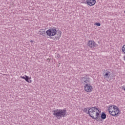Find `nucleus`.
<instances>
[{
  "label": "nucleus",
  "mask_w": 125,
  "mask_h": 125,
  "mask_svg": "<svg viewBox=\"0 0 125 125\" xmlns=\"http://www.w3.org/2000/svg\"><path fill=\"white\" fill-rule=\"evenodd\" d=\"M100 110L96 107H91L88 109V114L94 119V120H97L100 117Z\"/></svg>",
  "instance_id": "f257e3e1"
},
{
  "label": "nucleus",
  "mask_w": 125,
  "mask_h": 125,
  "mask_svg": "<svg viewBox=\"0 0 125 125\" xmlns=\"http://www.w3.org/2000/svg\"><path fill=\"white\" fill-rule=\"evenodd\" d=\"M53 115L55 116L58 120H60L62 118H64L67 116V110L65 109H57L53 111Z\"/></svg>",
  "instance_id": "f03ea898"
},
{
  "label": "nucleus",
  "mask_w": 125,
  "mask_h": 125,
  "mask_svg": "<svg viewBox=\"0 0 125 125\" xmlns=\"http://www.w3.org/2000/svg\"><path fill=\"white\" fill-rule=\"evenodd\" d=\"M109 113L113 117H118L120 114L119 108L115 105H110L108 107Z\"/></svg>",
  "instance_id": "7ed1b4c3"
},
{
  "label": "nucleus",
  "mask_w": 125,
  "mask_h": 125,
  "mask_svg": "<svg viewBox=\"0 0 125 125\" xmlns=\"http://www.w3.org/2000/svg\"><path fill=\"white\" fill-rule=\"evenodd\" d=\"M46 33L48 37H53L57 34V31L56 30V28L53 27L47 30Z\"/></svg>",
  "instance_id": "20e7f679"
},
{
  "label": "nucleus",
  "mask_w": 125,
  "mask_h": 125,
  "mask_svg": "<svg viewBox=\"0 0 125 125\" xmlns=\"http://www.w3.org/2000/svg\"><path fill=\"white\" fill-rule=\"evenodd\" d=\"M92 89H93V88L92 87V86L89 84H86L84 86V90L86 92H91L92 91Z\"/></svg>",
  "instance_id": "39448f33"
},
{
  "label": "nucleus",
  "mask_w": 125,
  "mask_h": 125,
  "mask_svg": "<svg viewBox=\"0 0 125 125\" xmlns=\"http://www.w3.org/2000/svg\"><path fill=\"white\" fill-rule=\"evenodd\" d=\"M82 82L85 85V84H89L90 83V79L87 77H83L82 78Z\"/></svg>",
  "instance_id": "423d86ee"
},
{
  "label": "nucleus",
  "mask_w": 125,
  "mask_h": 125,
  "mask_svg": "<svg viewBox=\"0 0 125 125\" xmlns=\"http://www.w3.org/2000/svg\"><path fill=\"white\" fill-rule=\"evenodd\" d=\"M88 45L90 47V48H93V47L97 46L96 43L94 41L91 40L88 42Z\"/></svg>",
  "instance_id": "0eeeda50"
},
{
  "label": "nucleus",
  "mask_w": 125,
  "mask_h": 125,
  "mask_svg": "<svg viewBox=\"0 0 125 125\" xmlns=\"http://www.w3.org/2000/svg\"><path fill=\"white\" fill-rule=\"evenodd\" d=\"M86 2L88 5L89 6H93L96 3V0H86Z\"/></svg>",
  "instance_id": "6e6552de"
},
{
  "label": "nucleus",
  "mask_w": 125,
  "mask_h": 125,
  "mask_svg": "<svg viewBox=\"0 0 125 125\" xmlns=\"http://www.w3.org/2000/svg\"><path fill=\"white\" fill-rule=\"evenodd\" d=\"M20 78L21 79H23V80H25V81H26V82H27V83H32V80H31V79H32V78L29 77H29H28L27 75H25L24 77L21 76Z\"/></svg>",
  "instance_id": "1a4fd4ad"
},
{
  "label": "nucleus",
  "mask_w": 125,
  "mask_h": 125,
  "mask_svg": "<svg viewBox=\"0 0 125 125\" xmlns=\"http://www.w3.org/2000/svg\"><path fill=\"white\" fill-rule=\"evenodd\" d=\"M107 71L105 72V74L104 75V77L105 79H108L110 78V76H111V72L109 71Z\"/></svg>",
  "instance_id": "9d476101"
},
{
  "label": "nucleus",
  "mask_w": 125,
  "mask_h": 125,
  "mask_svg": "<svg viewBox=\"0 0 125 125\" xmlns=\"http://www.w3.org/2000/svg\"><path fill=\"white\" fill-rule=\"evenodd\" d=\"M101 119H102L103 120H105V119H106V114H105V113L103 112L101 114Z\"/></svg>",
  "instance_id": "9b49d317"
},
{
  "label": "nucleus",
  "mask_w": 125,
  "mask_h": 125,
  "mask_svg": "<svg viewBox=\"0 0 125 125\" xmlns=\"http://www.w3.org/2000/svg\"><path fill=\"white\" fill-rule=\"evenodd\" d=\"M88 110H89V108H84L83 109V111H84L85 113H88Z\"/></svg>",
  "instance_id": "f8f14e48"
},
{
  "label": "nucleus",
  "mask_w": 125,
  "mask_h": 125,
  "mask_svg": "<svg viewBox=\"0 0 125 125\" xmlns=\"http://www.w3.org/2000/svg\"><path fill=\"white\" fill-rule=\"evenodd\" d=\"M122 51L123 52H124V53H125V45L123 46Z\"/></svg>",
  "instance_id": "ddd939ff"
},
{
  "label": "nucleus",
  "mask_w": 125,
  "mask_h": 125,
  "mask_svg": "<svg viewBox=\"0 0 125 125\" xmlns=\"http://www.w3.org/2000/svg\"><path fill=\"white\" fill-rule=\"evenodd\" d=\"M40 31V35H42V36H44V35H45V31Z\"/></svg>",
  "instance_id": "4468645a"
},
{
  "label": "nucleus",
  "mask_w": 125,
  "mask_h": 125,
  "mask_svg": "<svg viewBox=\"0 0 125 125\" xmlns=\"http://www.w3.org/2000/svg\"><path fill=\"white\" fill-rule=\"evenodd\" d=\"M61 32H59V34H58V39H60V37H61Z\"/></svg>",
  "instance_id": "2eb2a0df"
},
{
  "label": "nucleus",
  "mask_w": 125,
  "mask_h": 125,
  "mask_svg": "<svg viewBox=\"0 0 125 125\" xmlns=\"http://www.w3.org/2000/svg\"><path fill=\"white\" fill-rule=\"evenodd\" d=\"M95 25H96V26H98L99 27L101 26V24H100V23H99V22L95 23Z\"/></svg>",
  "instance_id": "dca6fc26"
},
{
  "label": "nucleus",
  "mask_w": 125,
  "mask_h": 125,
  "mask_svg": "<svg viewBox=\"0 0 125 125\" xmlns=\"http://www.w3.org/2000/svg\"><path fill=\"white\" fill-rule=\"evenodd\" d=\"M30 42H31L32 43V42H34V41H30Z\"/></svg>",
  "instance_id": "f3484780"
},
{
  "label": "nucleus",
  "mask_w": 125,
  "mask_h": 125,
  "mask_svg": "<svg viewBox=\"0 0 125 125\" xmlns=\"http://www.w3.org/2000/svg\"><path fill=\"white\" fill-rule=\"evenodd\" d=\"M31 45H34V42L31 43Z\"/></svg>",
  "instance_id": "a211bd4d"
},
{
  "label": "nucleus",
  "mask_w": 125,
  "mask_h": 125,
  "mask_svg": "<svg viewBox=\"0 0 125 125\" xmlns=\"http://www.w3.org/2000/svg\"><path fill=\"white\" fill-rule=\"evenodd\" d=\"M58 58H59V56H58Z\"/></svg>",
  "instance_id": "6ab92c4d"
},
{
  "label": "nucleus",
  "mask_w": 125,
  "mask_h": 125,
  "mask_svg": "<svg viewBox=\"0 0 125 125\" xmlns=\"http://www.w3.org/2000/svg\"><path fill=\"white\" fill-rule=\"evenodd\" d=\"M124 13H125V11H124Z\"/></svg>",
  "instance_id": "aec40b11"
}]
</instances>
